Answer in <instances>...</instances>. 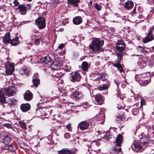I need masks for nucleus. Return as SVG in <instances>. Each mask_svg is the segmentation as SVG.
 Wrapping results in <instances>:
<instances>
[{
  "mask_svg": "<svg viewBox=\"0 0 154 154\" xmlns=\"http://www.w3.org/2000/svg\"><path fill=\"white\" fill-rule=\"evenodd\" d=\"M54 60L53 65L57 67H61L62 66L61 61L60 60L58 55L53 53L51 54V56L47 55L45 57H42L41 59V61L43 63L48 64Z\"/></svg>",
  "mask_w": 154,
  "mask_h": 154,
  "instance_id": "1",
  "label": "nucleus"
},
{
  "mask_svg": "<svg viewBox=\"0 0 154 154\" xmlns=\"http://www.w3.org/2000/svg\"><path fill=\"white\" fill-rule=\"evenodd\" d=\"M104 44V41H100L98 38H96L92 42V44L89 45V47L93 51H102L103 49L101 48Z\"/></svg>",
  "mask_w": 154,
  "mask_h": 154,
  "instance_id": "2",
  "label": "nucleus"
},
{
  "mask_svg": "<svg viewBox=\"0 0 154 154\" xmlns=\"http://www.w3.org/2000/svg\"><path fill=\"white\" fill-rule=\"evenodd\" d=\"M123 137L121 134H119L116 140V144L114 146L112 150L114 153L117 154L121 150L120 144L122 142Z\"/></svg>",
  "mask_w": 154,
  "mask_h": 154,
  "instance_id": "3",
  "label": "nucleus"
},
{
  "mask_svg": "<svg viewBox=\"0 0 154 154\" xmlns=\"http://www.w3.org/2000/svg\"><path fill=\"white\" fill-rule=\"evenodd\" d=\"M11 88V87H5L3 89L0 91V97H6L5 96H12L14 93V90Z\"/></svg>",
  "mask_w": 154,
  "mask_h": 154,
  "instance_id": "4",
  "label": "nucleus"
},
{
  "mask_svg": "<svg viewBox=\"0 0 154 154\" xmlns=\"http://www.w3.org/2000/svg\"><path fill=\"white\" fill-rule=\"evenodd\" d=\"M16 100L13 98H9L8 99H6V97L3 98L2 97H0V104L2 105L3 107H5L4 104L8 103L9 105L10 106L14 105Z\"/></svg>",
  "mask_w": 154,
  "mask_h": 154,
  "instance_id": "5",
  "label": "nucleus"
},
{
  "mask_svg": "<svg viewBox=\"0 0 154 154\" xmlns=\"http://www.w3.org/2000/svg\"><path fill=\"white\" fill-rule=\"evenodd\" d=\"M117 59L115 61V63L112 64L113 66L118 69L120 72H122L124 71V69L120 62L122 57V55L121 53H119L117 54Z\"/></svg>",
  "mask_w": 154,
  "mask_h": 154,
  "instance_id": "6",
  "label": "nucleus"
},
{
  "mask_svg": "<svg viewBox=\"0 0 154 154\" xmlns=\"http://www.w3.org/2000/svg\"><path fill=\"white\" fill-rule=\"evenodd\" d=\"M2 135V142L5 144H8L11 140L13 135L8 132H5Z\"/></svg>",
  "mask_w": 154,
  "mask_h": 154,
  "instance_id": "7",
  "label": "nucleus"
},
{
  "mask_svg": "<svg viewBox=\"0 0 154 154\" xmlns=\"http://www.w3.org/2000/svg\"><path fill=\"white\" fill-rule=\"evenodd\" d=\"M82 77L80 74L77 72H72L70 76V80L74 82H79L80 80Z\"/></svg>",
  "mask_w": 154,
  "mask_h": 154,
  "instance_id": "8",
  "label": "nucleus"
},
{
  "mask_svg": "<svg viewBox=\"0 0 154 154\" xmlns=\"http://www.w3.org/2000/svg\"><path fill=\"white\" fill-rule=\"evenodd\" d=\"M6 73L8 75L11 74L14 70V67L13 63L8 62L5 64Z\"/></svg>",
  "mask_w": 154,
  "mask_h": 154,
  "instance_id": "9",
  "label": "nucleus"
},
{
  "mask_svg": "<svg viewBox=\"0 0 154 154\" xmlns=\"http://www.w3.org/2000/svg\"><path fill=\"white\" fill-rule=\"evenodd\" d=\"M35 22L40 29L44 28L45 26V20L43 17H40L37 19L35 20Z\"/></svg>",
  "mask_w": 154,
  "mask_h": 154,
  "instance_id": "10",
  "label": "nucleus"
},
{
  "mask_svg": "<svg viewBox=\"0 0 154 154\" xmlns=\"http://www.w3.org/2000/svg\"><path fill=\"white\" fill-rule=\"evenodd\" d=\"M125 47V45L123 40H118L116 43V49L119 51L123 50Z\"/></svg>",
  "mask_w": 154,
  "mask_h": 154,
  "instance_id": "11",
  "label": "nucleus"
},
{
  "mask_svg": "<svg viewBox=\"0 0 154 154\" xmlns=\"http://www.w3.org/2000/svg\"><path fill=\"white\" fill-rule=\"evenodd\" d=\"M89 124L87 121H84L80 122L78 125L79 128L82 130L88 129L89 126Z\"/></svg>",
  "mask_w": 154,
  "mask_h": 154,
  "instance_id": "12",
  "label": "nucleus"
},
{
  "mask_svg": "<svg viewBox=\"0 0 154 154\" xmlns=\"http://www.w3.org/2000/svg\"><path fill=\"white\" fill-rule=\"evenodd\" d=\"M146 62L147 60L146 58H139L137 62L138 65L140 66V68H143L146 66Z\"/></svg>",
  "mask_w": 154,
  "mask_h": 154,
  "instance_id": "13",
  "label": "nucleus"
},
{
  "mask_svg": "<svg viewBox=\"0 0 154 154\" xmlns=\"http://www.w3.org/2000/svg\"><path fill=\"white\" fill-rule=\"evenodd\" d=\"M154 40V35L152 34H148L147 35L143 40V41L144 43H146L148 42Z\"/></svg>",
  "mask_w": 154,
  "mask_h": 154,
  "instance_id": "14",
  "label": "nucleus"
},
{
  "mask_svg": "<svg viewBox=\"0 0 154 154\" xmlns=\"http://www.w3.org/2000/svg\"><path fill=\"white\" fill-rule=\"evenodd\" d=\"M26 8L25 5H22L18 6L17 9L19 10V13L21 14L25 15L27 13Z\"/></svg>",
  "mask_w": 154,
  "mask_h": 154,
  "instance_id": "15",
  "label": "nucleus"
},
{
  "mask_svg": "<svg viewBox=\"0 0 154 154\" xmlns=\"http://www.w3.org/2000/svg\"><path fill=\"white\" fill-rule=\"evenodd\" d=\"M94 97L97 102L96 104L99 105L101 104L104 100L103 96L101 95L97 94L94 96Z\"/></svg>",
  "mask_w": 154,
  "mask_h": 154,
  "instance_id": "16",
  "label": "nucleus"
},
{
  "mask_svg": "<svg viewBox=\"0 0 154 154\" xmlns=\"http://www.w3.org/2000/svg\"><path fill=\"white\" fill-rule=\"evenodd\" d=\"M32 97V94L29 91H26L24 94V99L27 101L30 100Z\"/></svg>",
  "mask_w": 154,
  "mask_h": 154,
  "instance_id": "17",
  "label": "nucleus"
},
{
  "mask_svg": "<svg viewBox=\"0 0 154 154\" xmlns=\"http://www.w3.org/2000/svg\"><path fill=\"white\" fill-rule=\"evenodd\" d=\"M31 106L29 104L26 103L21 105L20 109L23 112H26L30 108Z\"/></svg>",
  "mask_w": 154,
  "mask_h": 154,
  "instance_id": "18",
  "label": "nucleus"
},
{
  "mask_svg": "<svg viewBox=\"0 0 154 154\" xmlns=\"http://www.w3.org/2000/svg\"><path fill=\"white\" fill-rule=\"evenodd\" d=\"M59 154H74L75 152L72 150H69L67 148L62 149L58 151Z\"/></svg>",
  "mask_w": 154,
  "mask_h": 154,
  "instance_id": "19",
  "label": "nucleus"
},
{
  "mask_svg": "<svg viewBox=\"0 0 154 154\" xmlns=\"http://www.w3.org/2000/svg\"><path fill=\"white\" fill-rule=\"evenodd\" d=\"M148 137L147 136L142 137L140 138V142L141 144L145 146H146L148 145Z\"/></svg>",
  "mask_w": 154,
  "mask_h": 154,
  "instance_id": "20",
  "label": "nucleus"
},
{
  "mask_svg": "<svg viewBox=\"0 0 154 154\" xmlns=\"http://www.w3.org/2000/svg\"><path fill=\"white\" fill-rule=\"evenodd\" d=\"M19 73L22 75H28L29 72L27 67L24 66L19 71Z\"/></svg>",
  "mask_w": 154,
  "mask_h": 154,
  "instance_id": "21",
  "label": "nucleus"
},
{
  "mask_svg": "<svg viewBox=\"0 0 154 154\" xmlns=\"http://www.w3.org/2000/svg\"><path fill=\"white\" fill-rule=\"evenodd\" d=\"M3 40L4 42L5 45L10 42L11 41L9 32L6 33L3 38Z\"/></svg>",
  "mask_w": 154,
  "mask_h": 154,
  "instance_id": "22",
  "label": "nucleus"
},
{
  "mask_svg": "<svg viewBox=\"0 0 154 154\" xmlns=\"http://www.w3.org/2000/svg\"><path fill=\"white\" fill-rule=\"evenodd\" d=\"M73 95L76 100H79L82 98L83 96L82 92L75 91L73 93Z\"/></svg>",
  "mask_w": 154,
  "mask_h": 154,
  "instance_id": "23",
  "label": "nucleus"
},
{
  "mask_svg": "<svg viewBox=\"0 0 154 154\" xmlns=\"http://www.w3.org/2000/svg\"><path fill=\"white\" fill-rule=\"evenodd\" d=\"M36 35H34L32 37V41L33 44L36 45H38L40 42V38H37Z\"/></svg>",
  "mask_w": 154,
  "mask_h": 154,
  "instance_id": "24",
  "label": "nucleus"
},
{
  "mask_svg": "<svg viewBox=\"0 0 154 154\" xmlns=\"http://www.w3.org/2000/svg\"><path fill=\"white\" fill-rule=\"evenodd\" d=\"M96 118L98 121H100L101 122H100L101 123L104 120V117L102 113H100L97 114L96 116Z\"/></svg>",
  "mask_w": 154,
  "mask_h": 154,
  "instance_id": "25",
  "label": "nucleus"
},
{
  "mask_svg": "<svg viewBox=\"0 0 154 154\" xmlns=\"http://www.w3.org/2000/svg\"><path fill=\"white\" fill-rule=\"evenodd\" d=\"M133 6V2L131 1H128L125 3L124 7L127 9H130Z\"/></svg>",
  "mask_w": 154,
  "mask_h": 154,
  "instance_id": "26",
  "label": "nucleus"
},
{
  "mask_svg": "<svg viewBox=\"0 0 154 154\" xmlns=\"http://www.w3.org/2000/svg\"><path fill=\"white\" fill-rule=\"evenodd\" d=\"M73 22L74 24L78 25L82 23V19L80 17H76L73 18Z\"/></svg>",
  "mask_w": 154,
  "mask_h": 154,
  "instance_id": "27",
  "label": "nucleus"
},
{
  "mask_svg": "<svg viewBox=\"0 0 154 154\" xmlns=\"http://www.w3.org/2000/svg\"><path fill=\"white\" fill-rule=\"evenodd\" d=\"M40 112L42 116H45L46 118H48V115H50V112L48 111L47 109L44 108H43L41 109Z\"/></svg>",
  "mask_w": 154,
  "mask_h": 154,
  "instance_id": "28",
  "label": "nucleus"
},
{
  "mask_svg": "<svg viewBox=\"0 0 154 154\" xmlns=\"http://www.w3.org/2000/svg\"><path fill=\"white\" fill-rule=\"evenodd\" d=\"M139 83L141 86H145L149 84L150 82V80H144L143 78L140 80H139Z\"/></svg>",
  "mask_w": 154,
  "mask_h": 154,
  "instance_id": "29",
  "label": "nucleus"
},
{
  "mask_svg": "<svg viewBox=\"0 0 154 154\" xmlns=\"http://www.w3.org/2000/svg\"><path fill=\"white\" fill-rule=\"evenodd\" d=\"M19 38L18 37H17L15 38L14 39L11 41V44L13 45H16L19 43V42L18 41Z\"/></svg>",
  "mask_w": 154,
  "mask_h": 154,
  "instance_id": "30",
  "label": "nucleus"
},
{
  "mask_svg": "<svg viewBox=\"0 0 154 154\" xmlns=\"http://www.w3.org/2000/svg\"><path fill=\"white\" fill-rule=\"evenodd\" d=\"M88 63L86 62H83L82 64V69L84 71L87 70L88 68Z\"/></svg>",
  "mask_w": 154,
  "mask_h": 154,
  "instance_id": "31",
  "label": "nucleus"
},
{
  "mask_svg": "<svg viewBox=\"0 0 154 154\" xmlns=\"http://www.w3.org/2000/svg\"><path fill=\"white\" fill-rule=\"evenodd\" d=\"M32 82L33 85L35 87H37L40 83V80L39 79H33Z\"/></svg>",
  "mask_w": 154,
  "mask_h": 154,
  "instance_id": "32",
  "label": "nucleus"
},
{
  "mask_svg": "<svg viewBox=\"0 0 154 154\" xmlns=\"http://www.w3.org/2000/svg\"><path fill=\"white\" fill-rule=\"evenodd\" d=\"M103 134H104V136L103 138L107 140H109V138H111V136L110 134L109 133V131L107 132L106 133L104 132Z\"/></svg>",
  "mask_w": 154,
  "mask_h": 154,
  "instance_id": "33",
  "label": "nucleus"
},
{
  "mask_svg": "<svg viewBox=\"0 0 154 154\" xmlns=\"http://www.w3.org/2000/svg\"><path fill=\"white\" fill-rule=\"evenodd\" d=\"M137 50L140 52H142L143 53H147V51L145 50L143 47L138 46L137 47Z\"/></svg>",
  "mask_w": 154,
  "mask_h": 154,
  "instance_id": "34",
  "label": "nucleus"
},
{
  "mask_svg": "<svg viewBox=\"0 0 154 154\" xmlns=\"http://www.w3.org/2000/svg\"><path fill=\"white\" fill-rule=\"evenodd\" d=\"M71 2L72 5L75 7L77 6L78 3L79 2V0H69Z\"/></svg>",
  "mask_w": 154,
  "mask_h": 154,
  "instance_id": "35",
  "label": "nucleus"
},
{
  "mask_svg": "<svg viewBox=\"0 0 154 154\" xmlns=\"http://www.w3.org/2000/svg\"><path fill=\"white\" fill-rule=\"evenodd\" d=\"M134 146L136 149H140L142 147V146L141 143H135L134 145Z\"/></svg>",
  "mask_w": 154,
  "mask_h": 154,
  "instance_id": "36",
  "label": "nucleus"
},
{
  "mask_svg": "<svg viewBox=\"0 0 154 154\" xmlns=\"http://www.w3.org/2000/svg\"><path fill=\"white\" fill-rule=\"evenodd\" d=\"M19 123L20 126L21 128L26 129L27 128V127L25 123L23 122V121H19Z\"/></svg>",
  "mask_w": 154,
  "mask_h": 154,
  "instance_id": "37",
  "label": "nucleus"
},
{
  "mask_svg": "<svg viewBox=\"0 0 154 154\" xmlns=\"http://www.w3.org/2000/svg\"><path fill=\"white\" fill-rule=\"evenodd\" d=\"M95 8L98 11H100L102 8V6L101 5H98L97 3L95 4Z\"/></svg>",
  "mask_w": 154,
  "mask_h": 154,
  "instance_id": "38",
  "label": "nucleus"
},
{
  "mask_svg": "<svg viewBox=\"0 0 154 154\" xmlns=\"http://www.w3.org/2000/svg\"><path fill=\"white\" fill-rule=\"evenodd\" d=\"M55 72H54V73L53 74V75L54 76H55L56 77H57L58 78H60L62 76V74L61 73H57V72L56 74H54Z\"/></svg>",
  "mask_w": 154,
  "mask_h": 154,
  "instance_id": "39",
  "label": "nucleus"
},
{
  "mask_svg": "<svg viewBox=\"0 0 154 154\" xmlns=\"http://www.w3.org/2000/svg\"><path fill=\"white\" fill-rule=\"evenodd\" d=\"M4 126L8 128L12 129L13 128L12 125L11 124L6 123L4 124Z\"/></svg>",
  "mask_w": 154,
  "mask_h": 154,
  "instance_id": "40",
  "label": "nucleus"
},
{
  "mask_svg": "<svg viewBox=\"0 0 154 154\" xmlns=\"http://www.w3.org/2000/svg\"><path fill=\"white\" fill-rule=\"evenodd\" d=\"M108 87H97L98 90L100 91H103L104 90H108Z\"/></svg>",
  "mask_w": 154,
  "mask_h": 154,
  "instance_id": "41",
  "label": "nucleus"
},
{
  "mask_svg": "<svg viewBox=\"0 0 154 154\" xmlns=\"http://www.w3.org/2000/svg\"><path fill=\"white\" fill-rule=\"evenodd\" d=\"M124 117V116L122 115H119L117 117V119L118 120H122Z\"/></svg>",
  "mask_w": 154,
  "mask_h": 154,
  "instance_id": "42",
  "label": "nucleus"
},
{
  "mask_svg": "<svg viewBox=\"0 0 154 154\" xmlns=\"http://www.w3.org/2000/svg\"><path fill=\"white\" fill-rule=\"evenodd\" d=\"M64 137L65 138L68 139L70 137V135L69 133H66L64 134Z\"/></svg>",
  "mask_w": 154,
  "mask_h": 154,
  "instance_id": "43",
  "label": "nucleus"
},
{
  "mask_svg": "<svg viewBox=\"0 0 154 154\" xmlns=\"http://www.w3.org/2000/svg\"><path fill=\"white\" fill-rule=\"evenodd\" d=\"M66 128L69 131H71L72 130V128L71 127V125L69 124L66 125Z\"/></svg>",
  "mask_w": 154,
  "mask_h": 154,
  "instance_id": "44",
  "label": "nucleus"
},
{
  "mask_svg": "<svg viewBox=\"0 0 154 154\" xmlns=\"http://www.w3.org/2000/svg\"><path fill=\"white\" fill-rule=\"evenodd\" d=\"M39 75L37 73H35L33 75V79H39Z\"/></svg>",
  "mask_w": 154,
  "mask_h": 154,
  "instance_id": "45",
  "label": "nucleus"
},
{
  "mask_svg": "<svg viewBox=\"0 0 154 154\" xmlns=\"http://www.w3.org/2000/svg\"><path fill=\"white\" fill-rule=\"evenodd\" d=\"M11 151H14L15 150V149L14 147L11 144L9 145V150Z\"/></svg>",
  "mask_w": 154,
  "mask_h": 154,
  "instance_id": "46",
  "label": "nucleus"
},
{
  "mask_svg": "<svg viewBox=\"0 0 154 154\" xmlns=\"http://www.w3.org/2000/svg\"><path fill=\"white\" fill-rule=\"evenodd\" d=\"M145 100L144 99H142L140 101V105L141 106L145 105Z\"/></svg>",
  "mask_w": 154,
  "mask_h": 154,
  "instance_id": "47",
  "label": "nucleus"
},
{
  "mask_svg": "<svg viewBox=\"0 0 154 154\" xmlns=\"http://www.w3.org/2000/svg\"><path fill=\"white\" fill-rule=\"evenodd\" d=\"M154 29V25L151 27L150 29L148 32V33L152 34V32Z\"/></svg>",
  "mask_w": 154,
  "mask_h": 154,
  "instance_id": "48",
  "label": "nucleus"
},
{
  "mask_svg": "<svg viewBox=\"0 0 154 154\" xmlns=\"http://www.w3.org/2000/svg\"><path fill=\"white\" fill-rule=\"evenodd\" d=\"M26 7V11L27 10V9L29 10L31 9V5L29 4H27L25 5Z\"/></svg>",
  "mask_w": 154,
  "mask_h": 154,
  "instance_id": "49",
  "label": "nucleus"
},
{
  "mask_svg": "<svg viewBox=\"0 0 154 154\" xmlns=\"http://www.w3.org/2000/svg\"><path fill=\"white\" fill-rule=\"evenodd\" d=\"M9 145H8V144H5L4 149L6 150H9Z\"/></svg>",
  "mask_w": 154,
  "mask_h": 154,
  "instance_id": "50",
  "label": "nucleus"
},
{
  "mask_svg": "<svg viewBox=\"0 0 154 154\" xmlns=\"http://www.w3.org/2000/svg\"><path fill=\"white\" fill-rule=\"evenodd\" d=\"M64 44H61L59 45L58 48L60 49H62L64 47Z\"/></svg>",
  "mask_w": 154,
  "mask_h": 154,
  "instance_id": "51",
  "label": "nucleus"
},
{
  "mask_svg": "<svg viewBox=\"0 0 154 154\" xmlns=\"http://www.w3.org/2000/svg\"><path fill=\"white\" fill-rule=\"evenodd\" d=\"M14 4L15 6H17L19 5V3L18 2V1L17 0H15L14 1Z\"/></svg>",
  "mask_w": 154,
  "mask_h": 154,
  "instance_id": "52",
  "label": "nucleus"
},
{
  "mask_svg": "<svg viewBox=\"0 0 154 154\" xmlns=\"http://www.w3.org/2000/svg\"><path fill=\"white\" fill-rule=\"evenodd\" d=\"M110 30L112 32H114L115 31V29L113 27H110Z\"/></svg>",
  "mask_w": 154,
  "mask_h": 154,
  "instance_id": "53",
  "label": "nucleus"
},
{
  "mask_svg": "<svg viewBox=\"0 0 154 154\" xmlns=\"http://www.w3.org/2000/svg\"><path fill=\"white\" fill-rule=\"evenodd\" d=\"M128 84V83H127V82L126 81H124L123 82V83L122 84L124 85H125L126 86H127V84Z\"/></svg>",
  "mask_w": 154,
  "mask_h": 154,
  "instance_id": "54",
  "label": "nucleus"
},
{
  "mask_svg": "<svg viewBox=\"0 0 154 154\" xmlns=\"http://www.w3.org/2000/svg\"><path fill=\"white\" fill-rule=\"evenodd\" d=\"M135 110H136L137 112H138L139 111V109H134L132 110L133 113L135 112Z\"/></svg>",
  "mask_w": 154,
  "mask_h": 154,
  "instance_id": "55",
  "label": "nucleus"
},
{
  "mask_svg": "<svg viewBox=\"0 0 154 154\" xmlns=\"http://www.w3.org/2000/svg\"><path fill=\"white\" fill-rule=\"evenodd\" d=\"M51 2L54 3L57 2V0H51Z\"/></svg>",
  "mask_w": 154,
  "mask_h": 154,
  "instance_id": "56",
  "label": "nucleus"
},
{
  "mask_svg": "<svg viewBox=\"0 0 154 154\" xmlns=\"http://www.w3.org/2000/svg\"><path fill=\"white\" fill-rule=\"evenodd\" d=\"M96 145L97 146H99L100 145V143L99 141H97L96 142Z\"/></svg>",
  "mask_w": 154,
  "mask_h": 154,
  "instance_id": "57",
  "label": "nucleus"
},
{
  "mask_svg": "<svg viewBox=\"0 0 154 154\" xmlns=\"http://www.w3.org/2000/svg\"><path fill=\"white\" fill-rule=\"evenodd\" d=\"M99 80H104V79H103V77H100L99 78Z\"/></svg>",
  "mask_w": 154,
  "mask_h": 154,
  "instance_id": "58",
  "label": "nucleus"
},
{
  "mask_svg": "<svg viewBox=\"0 0 154 154\" xmlns=\"http://www.w3.org/2000/svg\"><path fill=\"white\" fill-rule=\"evenodd\" d=\"M140 75H137L135 76V78L136 79V80H137V78H139V77H140Z\"/></svg>",
  "mask_w": 154,
  "mask_h": 154,
  "instance_id": "59",
  "label": "nucleus"
},
{
  "mask_svg": "<svg viewBox=\"0 0 154 154\" xmlns=\"http://www.w3.org/2000/svg\"><path fill=\"white\" fill-rule=\"evenodd\" d=\"M138 98V96L137 95V96H134V98L135 99H137V98Z\"/></svg>",
  "mask_w": 154,
  "mask_h": 154,
  "instance_id": "60",
  "label": "nucleus"
},
{
  "mask_svg": "<svg viewBox=\"0 0 154 154\" xmlns=\"http://www.w3.org/2000/svg\"><path fill=\"white\" fill-rule=\"evenodd\" d=\"M2 116H5V113L4 112H3L2 113Z\"/></svg>",
  "mask_w": 154,
  "mask_h": 154,
  "instance_id": "61",
  "label": "nucleus"
},
{
  "mask_svg": "<svg viewBox=\"0 0 154 154\" xmlns=\"http://www.w3.org/2000/svg\"><path fill=\"white\" fill-rule=\"evenodd\" d=\"M29 45H31V46L32 45V43H30V42H29V43H28Z\"/></svg>",
  "mask_w": 154,
  "mask_h": 154,
  "instance_id": "62",
  "label": "nucleus"
},
{
  "mask_svg": "<svg viewBox=\"0 0 154 154\" xmlns=\"http://www.w3.org/2000/svg\"><path fill=\"white\" fill-rule=\"evenodd\" d=\"M41 3V2H38V3H37V4H40Z\"/></svg>",
  "mask_w": 154,
  "mask_h": 154,
  "instance_id": "63",
  "label": "nucleus"
},
{
  "mask_svg": "<svg viewBox=\"0 0 154 154\" xmlns=\"http://www.w3.org/2000/svg\"><path fill=\"white\" fill-rule=\"evenodd\" d=\"M152 48L153 50H154V46H153V47H152Z\"/></svg>",
  "mask_w": 154,
  "mask_h": 154,
  "instance_id": "64",
  "label": "nucleus"
}]
</instances>
